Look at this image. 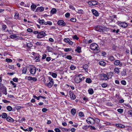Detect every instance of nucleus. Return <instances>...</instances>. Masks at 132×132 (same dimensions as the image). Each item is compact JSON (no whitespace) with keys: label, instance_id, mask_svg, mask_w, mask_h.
Segmentation results:
<instances>
[{"label":"nucleus","instance_id":"nucleus-1","mask_svg":"<svg viewBox=\"0 0 132 132\" xmlns=\"http://www.w3.org/2000/svg\"><path fill=\"white\" fill-rule=\"evenodd\" d=\"M87 122L89 124H94L95 122L97 123L100 122V120L97 118H93L91 117H88L86 120Z\"/></svg>","mask_w":132,"mask_h":132},{"label":"nucleus","instance_id":"nucleus-2","mask_svg":"<svg viewBox=\"0 0 132 132\" xmlns=\"http://www.w3.org/2000/svg\"><path fill=\"white\" fill-rule=\"evenodd\" d=\"M81 76H82L81 74L79 75L78 76L76 77L75 79V82L77 83H78L81 82L84 80L85 78L84 77H82L81 78Z\"/></svg>","mask_w":132,"mask_h":132},{"label":"nucleus","instance_id":"nucleus-3","mask_svg":"<svg viewBox=\"0 0 132 132\" xmlns=\"http://www.w3.org/2000/svg\"><path fill=\"white\" fill-rule=\"evenodd\" d=\"M29 68V71L31 74L34 75L36 73V68L34 65H30Z\"/></svg>","mask_w":132,"mask_h":132},{"label":"nucleus","instance_id":"nucleus-4","mask_svg":"<svg viewBox=\"0 0 132 132\" xmlns=\"http://www.w3.org/2000/svg\"><path fill=\"white\" fill-rule=\"evenodd\" d=\"M98 46V45L96 44L93 43L90 45V47L91 50H95L97 53L98 52V49L97 47Z\"/></svg>","mask_w":132,"mask_h":132},{"label":"nucleus","instance_id":"nucleus-5","mask_svg":"<svg viewBox=\"0 0 132 132\" xmlns=\"http://www.w3.org/2000/svg\"><path fill=\"white\" fill-rule=\"evenodd\" d=\"M48 78L50 81L48 83L46 84V85L48 88H51L52 87L54 84L53 80L50 77H49Z\"/></svg>","mask_w":132,"mask_h":132},{"label":"nucleus","instance_id":"nucleus-6","mask_svg":"<svg viewBox=\"0 0 132 132\" xmlns=\"http://www.w3.org/2000/svg\"><path fill=\"white\" fill-rule=\"evenodd\" d=\"M107 28L106 27L101 26H98L96 28V30L100 32H104L106 30Z\"/></svg>","mask_w":132,"mask_h":132},{"label":"nucleus","instance_id":"nucleus-7","mask_svg":"<svg viewBox=\"0 0 132 132\" xmlns=\"http://www.w3.org/2000/svg\"><path fill=\"white\" fill-rule=\"evenodd\" d=\"M99 77L100 79L102 80H106L109 79L107 76L104 74H101L100 75Z\"/></svg>","mask_w":132,"mask_h":132},{"label":"nucleus","instance_id":"nucleus-8","mask_svg":"<svg viewBox=\"0 0 132 132\" xmlns=\"http://www.w3.org/2000/svg\"><path fill=\"white\" fill-rule=\"evenodd\" d=\"M46 35V34L44 31L39 32L37 35V37L38 38H40L43 37Z\"/></svg>","mask_w":132,"mask_h":132},{"label":"nucleus","instance_id":"nucleus-9","mask_svg":"<svg viewBox=\"0 0 132 132\" xmlns=\"http://www.w3.org/2000/svg\"><path fill=\"white\" fill-rule=\"evenodd\" d=\"M0 90L5 95L7 94V89L4 86H3L0 87Z\"/></svg>","mask_w":132,"mask_h":132},{"label":"nucleus","instance_id":"nucleus-10","mask_svg":"<svg viewBox=\"0 0 132 132\" xmlns=\"http://www.w3.org/2000/svg\"><path fill=\"white\" fill-rule=\"evenodd\" d=\"M114 64L116 66H119L120 67H121L122 66V64L121 62L119 60H117L114 61Z\"/></svg>","mask_w":132,"mask_h":132},{"label":"nucleus","instance_id":"nucleus-11","mask_svg":"<svg viewBox=\"0 0 132 132\" xmlns=\"http://www.w3.org/2000/svg\"><path fill=\"white\" fill-rule=\"evenodd\" d=\"M118 25L124 28H125L127 26V24L125 22H119L118 23Z\"/></svg>","mask_w":132,"mask_h":132},{"label":"nucleus","instance_id":"nucleus-12","mask_svg":"<svg viewBox=\"0 0 132 132\" xmlns=\"http://www.w3.org/2000/svg\"><path fill=\"white\" fill-rule=\"evenodd\" d=\"M57 24L60 26H65L66 25V23L62 20H59L57 22Z\"/></svg>","mask_w":132,"mask_h":132},{"label":"nucleus","instance_id":"nucleus-13","mask_svg":"<svg viewBox=\"0 0 132 132\" xmlns=\"http://www.w3.org/2000/svg\"><path fill=\"white\" fill-rule=\"evenodd\" d=\"M69 93L70 98L72 100H74L76 98V97L75 95L71 91H69Z\"/></svg>","mask_w":132,"mask_h":132},{"label":"nucleus","instance_id":"nucleus-14","mask_svg":"<svg viewBox=\"0 0 132 132\" xmlns=\"http://www.w3.org/2000/svg\"><path fill=\"white\" fill-rule=\"evenodd\" d=\"M97 2L95 1H89L88 2V4L90 5H95L97 4Z\"/></svg>","mask_w":132,"mask_h":132},{"label":"nucleus","instance_id":"nucleus-15","mask_svg":"<svg viewBox=\"0 0 132 132\" xmlns=\"http://www.w3.org/2000/svg\"><path fill=\"white\" fill-rule=\"evenodd\" d=\"M44 9V8L42 6L37 7L36 9V11L38 12H42L43 11Z\"/></svg>","mask_w":132,"mask_h":132},{"label":"nucleus","instance_id":"nucleus-16","mask_svg":"<svg viewBox=\"0 0 132 132\" xmlns=\"http://www.w3.org/2000/svg\"><path fill=\"white\" fill-rule=\"evenodd\" d=\"M92 11L93 14L96 16L99 15L98 13L96 10L93 9L92 10Z\"/></svg>","mask_w":132,"mask_h":132},{"label":"nucleus","instance_id":"nucleus-17","mask_svg":"<svg viewBox=\"0 0 132 132\" xmlns=\"http://www.w3.org/2000/svg\"><path fill=\"white\" fill-rule=\"evenodd\" d=\"M116 126L118 128H125V126L122 124H116Z\"/></svg>","mask_w":132,"mask_h":132},{"label":"nucleus","instance_id":"nucleus-18","mask_svg":"<svg viewBox=\"0 0 132 132\" xmlns=\"http://www.w3.org/2000/svg\"><path fill=\"white\" fill-rule=\"evenodd\" d=\"M75 51L78 53H80L81 52V47H80L78 46L75 50Z\"/></svg>","mask_w":132,"mask_h":132},{"label":"nucleus","instance_id":"nucleus-19","mask_svg":"<svg viewBox=\"0 0 132 132\" xmlns=\"http://www.w3.org/2000/svg\"><path fill=\"white\" fill-rule=\"evenodd\" d=\"M71 112L72 114L74 116L76 113V110L75 109L73 108L71 109Z\"/></svg>","mask_w":132,"mask_h":132},{"label":"nucleus","instance_id":"nucleus-20","mask_svg":"<svg viewBox=\"0 0 132 132\" xmlns=\"http://www.w3.org/2000/svg\"><path fill=\"white\" fill-rule=\"evenodd\" d=\"M114 71L115 73L117 74L119 73L120 72L119 69L118 68H116L114 69Z\"/></svg>","mask_w":132,"mask_h":132},{"label":"nucleus","instance_id":"nucleus-21","mask_svg":"<svg viewBox=\"0 0 132 132\" xmlns=\"http://www.w3.org/2000/svg\"><path fill=\"white\" fill-rule=\"evenodd\" d=\"M7 121L10 122H12L14 121V119L10 117H8L6 118Z\"/></svg>","mask_w":132,"mask_h":132},{"label":"nucleus","instance_id":"nucleus-22","mask_svg":"<svg viewBox=\"0 0 132 132\" xmlns=\"http://www.w3.org/2000/svg\"><path fill=\"white\" fill-rule=\"evenodd\" d=\"M89 93L90 95H92L94 93V90L92 88H90L88 90Z\"/></svg>","mask_w":132,"mask_h":132},{"label":"nucleus","instance_id":"nucleus-23","mask_svg":"<svg viewBox=\"0 0 132 132\" xmlns=\"http://www.w3.org/2000/svg\"><path fill=\"white\" fill-rule=\"evenodd\" d=\"M126 69H123L121 72V75L122 76H125L126 75Z\"/></svg>","mask_w":132,"mask_h":132},{"label":"nucleus","instance_id":"nucleus-24","mask_svg":"<svg viewBox=\"0 0 132 132\" xmlns=\"http://www.w3.org/2000/svg\"><path fill=\"white\" fill-rule=\"evenodd\" d=\"M88 67V66L87 64H85L83 66V69L85 70V71L87 72V69Z\"/></svg>","mask_w":132,"mask_h":132},{"label":"nucleus","instance_id":"nucleus-25","mask_svg":"<svg viewBox=\"0 0 132 132\" xmlns=\"http://www.w3.org/2000/svg\"><path fill=\"white\" fill-rule=\"evenodd\" d=\"M99 64L101 65L105 66V63L104 61H100L99 62Z\"/></svg>","mask_w":132,"mask_h":132},{"label":"nucleus","instance_id":"nucleus-26","mask_svg":"<svg viewBox=\"0 0 132 132\" xmlns=\"http://www.w3.org/2000/svg\"><path fill=\"white\" fill-rule=\"evenodd\" d=\"M89 125H84L82 127V128L84 130H86L88 129L89 128Z\"/></svg>","mask_w":132,"mask_h":132},{"label":"nucleus","instance_id":"nucleus-27","mask_svg":"<svg viewBox=\"0 0 132 132\" xmlns=\"http://www.w3.org/2000/svg\"><path fill=\"white\" fill-rule=\"evenodd\" d=\"M27 68L26 67H25L23 68L22 70V73L23 74H26L27 72Z\"/></svg>","mask_w":132,"mask_h":132},{"label":"nucleus","instance_id":"nucleus-28","mask_svg":"<svg viewBox=\"0 0 132 132\" xmlns=\"http://www.w3.org/2000/svg\"><path fill=\"white\" fill-rule=\"evenodd\" d=\"M45 22V21L43 19H39L38 21L39 23L41 25L43 24Z\"/></svg>","mask_w":132,"mask_h":132},{"label":"nucleus","instance_id":"nucleus-29","mask_svg":"<svg viewBox=\"0 0 132 132\" xmlns=\"http://www.w3.org/2000/svg\"><path fill=\"white\" fill-rule=\"evenodd\" d=\"M51 12L53 14H55L56 13V10L55 8H53L52 9L51 11Z\"/></svg>","mask_w":132,"mask_h":132},{"label":"nucleus","instance_id":"nucleus-30","mask_svg":"<svg viewBox=\"0 0 132 132\" xmlns=\"http://www.w3.org/2000/svg\"><path fill=\"white\" fill-rule=\"evenodd\" d=\"M86 82L88 83H90L92 82V81L91 79L89 78H87L86 80Z\"/></svg>","mask_w":132,"mask_h":132},{"label":"nucleus","instance_id":"nucleus-31","mask_svg":"<svg viewBox=\"0 0 132 132\" xmlns=\"http://www.w3.org/2000/svg\"><path fill=\"white\" fill-rule=\"evenodd\" d=\"M79 116L80 117H82L84 116V113L82 112H80L78 114Z\"/></svg>","mask_w":132,"mask_h":132},{"label":"nucleus","instance_id":"nucleus-32","mask_svg":"<svg viewBox=\"0 0 132 132\" xmlns=\"http://www.w3.org/2000/svg\"><path fill=\"white\" fill-rule=\"evenodd\" d=\"M35 59L36 60V61L39 62L40 60L39 57V54L37 55L36 56L35 55Z\"/></svg>","mask_w":132,"mask_h":132},{"label":"nucleus","instance_id":"nucleus-33","mask_svg":"<svg viewBox=\"0 0 132 132\" xmlns=\"http://www.w3.org/2000/svg\"><path fill=\"white\" fill-rule=\"evenodd\" d=\"M7 110L9 111H11L12 110V108L10 106H8L6 107Z\"/></svg>","mask_w":132,"mask_h":132},{"label":"nucleus","instance_id":"nucleus-34","mask_svg":"<svg viewBox=\"0 0 132 132\" xmlns=\"http://www.w3.org/2000/svg\"><path fill=\"white\" fill-rule=\"evenodd\" d=\"M10 83L13 85L14 88H15L16 87V84L14 83L13 81H11Z\"/></svg>","mask_w":132,"mask_h":132},{"label":"nucleus","instance_id":"nucleus-35","mask_svg":"<svg viewBox=\"0 0 132 132\" xmlns=\"http://www.w3.org/2000/svg\"><path fill=\"white\" fill-rule=\"evenodd\" d=\"M7 116V115L6 113H4L2 114V118H5Z\"/></svg>","mask_w":132,"mask_h":132},{"label":"nucleus","instance_id":"nucleus-36","mask_svg":"<svg viewBox=\"0 0 132 132\" xmlns=\"http://www.w3.org/2000/svg\"><path fill=\"white\" fill-rule=\"evenodd\" d=\"M47 50L48 52H51L53 50V48L51 47H48L47 48Z\"/></svg>","mask_w":132,"mask_h":132},{"label":"nucleus","instance_id":"nucleus-37","mask_svg":"<svg viewBox=\"0 0 132 132\" xmlns=\"http://www.w3.org/2000/svg\"><path fill=\"white\" fill-rule=\"evenodd\" d=\"M72 51L71 48H66L64 50V51L65 52H68Z\"/></svg>","mask_w":132,"mask_h":132},{"label":"nucleus","instance_id":"nucleus-38","mask_svg":"<svg viewBox=\"0 0 132 132\" xmlns=\"http://www.w3.org/2000/svg\"><path fill=\"white\" fill-rule=\"evenodd\" d=\"M117 111L120 113H122L123 112V109H117Z\"/></svg>","mask_w":132,"mask_h":132},{"label":"nucleus","instance_id":"nucleus-39","mask_svg":"<svg viewBox=\"0 0 132 132\" xmlns=\"http://www.w3.org/2000/svg\"><path fill=\"white\" fill-rule=\"evenodd\" d=\"M103 124H106V125H111V123L106 121H104Z\"/></svg>","mask_w":132,"mask_h":132},{"label":"nucleus","instance_id":"nucleus-40","mask_svg":"<svg viewBox=\"0 0 132 132\" xmlns=\"http://www.w3.org/2000/svg\"><path fill=\"white\" fill-rule=\"evenodd\" d=\"M57 74L56 73H52V76L54 78H56L57 76Z\"/></svg>","mask_w":132,"mask_h":132},{"label":"nucleus","instance_id":"nucleus-41","mask_svg":"<svg viewBox=\"0 0 132 132\" xmlns=\"http://www.w3.org/2000/svg\"><path fill=\"white\" fill-rule=\"evenodd\" d=\"M109 59L110 60L112 61L114 60V58L113 56H110L109 57Z\"/></svg>","mask_w":132,"mask_h":132},{"label":"nucleus","instance_id":"nucleus-42","mask_svg":"<svg viewBox=\"0 0 132 132\" xmlns=\"http://www.w3.org/2000/svg\"><path fill=\"white\" fill-rule=\"evenodd\" d=\"M102 87L104 88H105L107 87V86L108 85L106 83H103L102 84Z\"/></svg>","mask_w":132,"mask_h":132},{"label":"nucleus","instance_id":"nucleus-43","mask_svg":"<svg viewBox=\"0 0 132 132\" xmlns=\"http://www.w3.org/2000/svg\"><path fill=\"white\" fill-rule=\"evenodd\" d=\"M27 46L28 47H31L32 46V44L31 43H27Z\"/></svg>","mask_w":132,"mask_h":132},{"label":"nucleus","instance_id":"nucleus-44","mask_svg":"<svg viewBox=\"0 0 132 132\" xmlns=\"http://www.w3.org/2000/svg\"><path fill=\"white\" fill-rule=\"evenodd\" d=\"M76 67L73 65H71L70 67V69L72 70H73L76 69Z\"/></svg>","mask_w":132,"mask_h":132},{"label":"nucleus","instance_id":"nucleus-45","mask_svg":"<svg viewBox=\"0 0 132 132\" xmlns=\"http://www.w3.org/2000/svg\"><path fill=\"white\" fill-rule=\"evenodd\" d=\"M77 13L79 14H83L84 13V11L82 10H78Z\"/></svg>","mask_w":132,"mask_h":132},{"label":"nucleus","instance_id":"nucleus-46","mask_svg":"<svg viewBox=\"0 0 132 132\" xmlns=\"http://www.w3.org/2000/svg\"><path fill=\"white\" fill-rule=\"evenodd\" d=\"M6 62H11L12 61V60L10 59H6Z\"/></svg>","mask_w":132,"mask_h":132},{"label":"nucleus","instance_id":"nucleus-47","mask_svg":"<svg viewBox=\"0 0 132 132\" xmlns=\"http://www.w3.org/2000/svg\"><path fill=\"white\" fill-rule=\"evenodd\" d=\"M89 127H90V129L91 130H95L96 129V128L94 126H92V125H89Z\"/></svg>","mask_w":132,"mask_h":132},{"label":"nucleus","instance_id":"nucleus-48","mask_svg":"<svg viewBox=\"0 0 132 132\" xmlns=\"http://www.w3.org/2000/svg\"><path fill=\"white\" fill-rule=\"evenodd\" d=\"M6 32H8L10 34H12L13 32V31L12 30H9L8 29L6 30Z\"/></svg>","mask_w":132,"mask_h":132},{"label":"nucleus","instance_id":"nucleus-49","mask_svg":"<svg viewBox=\"0 0 132 132\" xmlns=\"http://www.w3.org/2000/svg\"><path fill=\"white\" fill-rule=\"evenodd\" d=\"M17 36L15 35H11L10 36V38L12 39H14L15 38H16Z\"/></svg>","mask_w":132,"mask_h":132},{"label":"nucleus","instance_id":"nucleus-50","mask_svg":"<svg viewBox=\"0 0 132 132\" xmlns=\"http://www.w3.org/2000/svg\"><path fill=\"white\" fill-rule=\"evenodd\" d=\"M12 80L13 81L17 82L18 81V79L17 78L15 77L13 78L12 79Z\"/></svg>","mask_w":132,"mask_h":132},{"label":"nucleus","instance_id":"nucleus-51","mask_svg":"<svg viewBox=\"0 0 132 132\" xmlns=\"http://www.w3.org/2000/svg\"><path fill=\"white\" fill-rule=\"evenodd\" d=\"M73 38L76 40H78L79 39V37H78L76 35H75L73 36Z\"/></svg>","mask_w":132,"mask_h":132},{"label":"nucleus","instance_id":"nucleus-52","mask_svg":"<svg viewBox=\"0 0 132 132\" xmlns=\"http://www.w3.org/2000/svg\"><path fill=\"white\" fill-rule=\"evenodd\" d=\"M37 7V6L35 5H32L31 6V7L32 9H35Z\"/></svg>","mask_w":132,"mask_h":132},{"label":"nucleus","instance_id":"nucleus-53","mask_svg":"<svg viewBox=\"0 0 132 132\" xmlns=\"http://www.w3.org/2000/svg\"><path fill=\"white\" fill-rule=\"evenodd\" d=\"M66 58L69 60H71L72 59V57L71 55H69L66 56Z\"/></svg>","mask_w":132,"mask_h":132},{"label":"nucleus","instance_id":"nucleus-54","mask_svg":"<svg viewBox=\"0 0 132 132\" xmlns=\"http://www.w3.org/2000/svg\"><path fill=\"white\" fill-rule=\"evenodd\" d=\"M121 83L123 85H126V81L124 80L122 81H121Z\"/></svg>","mask_w":132,"mask_h":132},{"label":"nucleus","instance_id":"nucleus-55","mask_svg":"<svg viewBox=\"0 0 132 132\" xmlns=\"http://www.w3.org/2000/svg\"><path fill=\"white\" fill-rule=\"evenodd\" d=\"M70 20L74 22H75L76 21V19L75 18H72L70 19Z\"/></svg>","mask_w":132,"mask_h":132},{"label":"nucleus","instance_id":"nucleus-56","mask_svg":"<svg viewBox=\"0 0 132 132\" xmlns=\"http://www.w3.org/2000/svg\"><path fill=\"white\" fill-rule=\"evenodd\" d=\"M128 114L132 116V110H130L128 111Z\"/></svg>","mask_w":132,"mask_h":132},{"label":"nucleus","instance_id":"nucleus-57","mask_svg":"<svg viewBox=\"0 0 132 132\" xmlns=\"http://www.w3.org/2000/svg\"><path fill=\"white\" fill-rule=\"evenodd\" d=\"M70 14L69 13H67L65 14V16L66 18H68L70 16Z\"/></svg>","mask_w":132,"mask_h":132},{"label":"nucleus","instance_id":"nucleus-58","mask_svg":"<svg viewBox=\"0 0 132 132\" xmlns=\"http://www.w3.org/2000/svg\"><path fill=\"white\" fill-rule=\"evenodd\" d=\"M54 130L56 132H60V130L58 128H56L54 129Z\"/></svg>","mask_w":132,"mask_h":132},{"label":"nucleus","instance_id":"nucleus-59","mask_svg":"<svg viewBox=\"0 0 132 132\" xmlns=\"http://www.w3.org/2000/svg\"><path fill=\"white\" fill-rule=\"evenodd\" d=\"M51 60V58L50 57H48L46 58V60L47 61H49Z\"/></svg>","mask_w":132,"mask_h":132},{"label":"nucleus","instance_id":"nucleus-60","mask_svg":"<svg viewBox=\"0 0 132 132\" xmlns=\"http://www.w3.org/2000/svg\"><path fill=\"white\" fill-rule=\"evenodd\" d=\"M64 41H71L70 40V39L68 38H64L63 40Z\"/></svg>","mask_w":132,"mask_h":132},{"label":"nucleus","instance_id":"nucleus-61","mask_svg":"<svg viewBox=\"0 0 132 132\" xmlns=\"http://www.w3.org/2000/svg\"><path fill=\"white\" fill-rule=\"evenodd\" d=\"M46 56V55L45 54H44L42 55V59H45Z\"/></svg>","mask_w":132,"mask_h":132},{"label":"nucleus","instance_id":"nucleus-62","mask_svg":"<svg viewBox=\"0 0 132 132\" xmlns=\"http://www.w3.org/2000/svg\"><path fill=\"white\" fill-rule=\"evenodd\" d=\"M27 31L29 32H32V30L30 28H28L27 29Z\"/></svg>","mask_w":132,"mask_h":132},{"label":"nucleus","instance_id":"nucleus-63","mask_svg":"<svg viewBox=\"0 0 132 132\" xmlns=\"http://www.w3.org/2000/svg\"><path fill=\"white\" fill-rule=\"evenodd\" d=\"M9 67L10 69H14V67L13 65H9Z\"/></svg>","mask_w":132,"mask_h":132},{"label":"nucleus","instance_id":"nucleus-64","mask_svg":"<svg viewBox=\"0 0 132 132\" xmlns=\"http://www.w3.org/2000/svg\"><path fill=\"white\" fill-rule=\"evenodd\" d=\"M47 111V109L45 108H44L42 109V111L43 112H45Z\"/></svg>","mask_w":132,"mask_h":132}]
</instances>
